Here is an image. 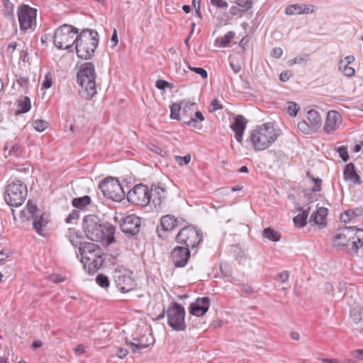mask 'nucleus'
<instances>
[{
    "label": "nucleus",
    "mask_w": 363,
    "mask_h": 363,
    "mask_svg": "<svg viewBox=\"0 0 363 363\" xmlns=\"http://www.w3.org/2000/svg\"><path fill=\"white\" fill-rule=\"evenodd\" d=\"M289 277V272L287 271H283L277 275L276 280L281 283H284L288 280Z\"/></svg>",
    "instance_id": "obj_54"
},
{
    "label": "nucleus",
    "mask_w": 363,
    "mask_h": 363,
    "mask_svg": "<svg viewBox=\"0 0 363 363\" xmlns=\"http://www.w3.org/2000/svg\"><path fill=\"white\" fill-rule=\"evenodd\" d=\"M363 213L362 208H356L344 211L340 215V220L343 223H349L354 217L359 216Z\"/></svg>",
    "instance_id": "obj_28"
},
{
    "label": "nucleus",
    "mask_w": 363,
    "mask_h": 363,
    "mask_svg": "<svg viewBox=\"0 0 363 363\" xmlns=\"http://www.w3.org/2000/svg\"><path fill=\"white\" fill-rule=\"evenodd\" d=\"M337 152H338L340 157L344 162H347L349 160V155L347 152V146L342 145L337 149Z\"/></svg>",
    "instance_id": "obj_46"
},
{
    "label": "nucleus",
    "mask_w": 363,
    "mask_h": 363,
    "mask_svg": "<svg viewBox=\"0 0 363 363\" xmlns=\"http://www.w3.org/2000/svg\"><path fill=\"white\" fill-rule=\"evenodd\" d=\"M99 45V33L89 28L83 29L78 34L75 50L77 55L82 60H91Z\"/></svg>",
    "instance_id": "obj_5"
},
{
    "label": "nucleus",
    "mask_w": 363,
    "mask_h": 363,
    "mask_svg": "<svg viewBox=\"0 0 363 363\" xmlns=\"http://www.w3.org/2000/svg\"><path fill=\"white\" fill-rule=\"evenodd\" d=\"M160 225L163 230L170 231L177 226L178 220L174 216L166 215L162 217Z\"/></svg>",
    "instance_id": "obj_25"
},
{
    "label": "nucleus",
    "mask_w": 363,
    "mask_h": 363,
    "mask_svg": "<svg viewBox=\"0 0 363 363\" xmlns=\"http://www.w3.org/2000/svg\"><path fill=\"white\" fill-rule=\"evenodd\" d=\"M99 188L106 198L114 201H121L124 199L125 193L116 178L107 177L99 184Z\"/></svg>",
    "instance_id": "obj_10"
},
{
    "label": "nucleus",
    "mask_w": 363,
    "mask_h": 363,
    "mask_svg": "<svg viewBox=\"0 0 363 363\" xmlns=\"http://www.w3.org/2000/svg\"><path fill=\"white\" fill-rule=\"evenodd\" d=\"M182 105L179 103H174L170 106V118L177 121L182 120L180 114Z\"/></svg>",
    "instance_id": "obj_37"
},
{
    "label": "nucleus",
    "mask_w": 363,
    "mask_h": 363,
    "mask_svg": "<svg viewBox=\"0 0 363 363\" xmlns=\"http://www.w3.org/2000/svg\"><path fill=\"white\" fill-rule=\"evenodd\" d=\"M140 218L133 214L123 217L120 223L121 231L128 238L137 235L140 232Z\"/></svg>",
    "instance_id": "obj_16"
},
{
    "label": "nucleus",
    "mask_w": 363,
    "mask_h": 363,
    "mask_svg": "<svg viewBox=\"0 0 363 363\" xmlns=\"http://www.w3.org/2000/svg\"><path fill=\"white\" fill-rule=\"evenodd\" d=\"M343 178L345 180L350 181L354 185H360L362 181L359 175L357 173L355 166L352 162L347 164L343 171Z\"/></svg>",
    "instance_id": "obj_21"
},
{
    "label": "nucleus",
    "mask_w": 363,
    "mask_h": 363,
    "mask_svg": "<svg viewBox=\"0 0 363 363\" xmlns=\"http://www.w3.org/2000/svg\"><path fill=\"white\" fill-rule=\"evenodd\" d=\"M202 240V233L194 226L184 227L176 236L177 243L189 248L196 247Z\"/></svg>",
    "instance_id": "obj_11"
},
{
    "label": "nucleus",
    "mask_w": 363,
    "mask_h": 363,
    "mask_svg": "<svg viewBox=\"0 0 363 363\" xmlns=\"http://www.w3.org/2000/svg\"><path fill=\"white\" fill-rule=\"evenodd\" d=\"M328 208L325 207H320L318 208L315 212H313L309 219V223L313 222L315 225H322L325 227L326 225L325 220L328 216Z\"/></svg>",
    "instance_id": "obj_23"
},
{
    "label": "nucleus",
    "mask_w": 363,
    "mask_h": 363,
    "mask_svg": "<svg viewBox=\"0 0 363 363\" xmlns=\"http://www.w3.org/2000/svg\"><path fill=\"white\" fill-rule=\"evenodd\" d=\"M204 119L205 118L203 113L201 111H197L194 113V116L191 115L188 120H184V123L196 128H198V121L202 122Z\"/></svg>",
    "instance_id": "obj_33"
},
{
    "label": "nucleus",
    "mask_w": 363,
    "mask_h": 363,
    "mask_svg": "<svg viewBox=\"0 0 363 363\" xmlns=\"http://www.w3.org/2000/svg\"><path fill=\"white\" fill-rule=\"evenodd\" d=\"M333 242L335 245L346 247L348 250L357 253L363 245V229L355 226H345L337 230Z\"/></svg>",
    "instance_id": "obj_3"
},
{
    "label": "nucleus",
    "mask_w": 363,
    "mask_h": 363,
    "mask_svg": "<svg viewBox=\"0 0 363 363\" xmlns=\"http://www.w3.org/2000/svg\"><path fill=\"white\" fill-rule=\"evenodd\" d=\"M152 192H153V194L155 195V197L152 199V202L155 205H160V203L162 202V198L164 197V189L155 184H153L150 189V193L152 194Z\"/></svg>",
    "instance_id": "obj_32"
},
{
    "label": "nucleus",
    "mask_w": 363,
    "mask_h": 363,
    "mask_svg": "<svg viewBox=\"0 0 363 363\" xmlns=\"http://www.w3.org/2000/svg\"><path fill=\"white\" fill-rule=\"evenodd\" d=\"M82 239H84L83 236L81 235H79L78 236H75L74 239H71V244L74 247H78L79 250V247H82L85 243H87L88 242L82 241Z\"/></svg>",
    "instance_id": "obj_47"
},
{
    "label": "nucleus",
    "mask_w": 363,
    "mask_h": 363,
    "mask_svg": "<svg viewBox=\"0 0 363 363\" xmlns=\"http://www.w3.org/2000/svg\"><path fill=\"white\" fill-rule=\"evenodd\" d=\"M79 234L77 232L72 228H69L67 233L66 234V236L69 239V242H71V239H74L75 236H78Z\"/></svg>",
    "instance_id": "obj_62"
},
{
    "label": "nucleus",
    "mask_w": 363,
    "mask_h": 363,
    "mask_svg": "<svg viewBox=\"0 0 363 363\" xmlns=\"http://www.w3.org/2000/svg\"><path fill=\"white\" fill-rule=\"evenodd\" d=\"M297 128L301 132H302L304 134H311L315 132V130H313V127H311L310 123H308L305 121L298 123Z\"/></svg>",
    "instance_id": "obj_38"
},
{
    "label": "nucleus",
    "mask_w": 363,
    "mask_h": 363,
    "mask_svg": "<svg viewBox=\"0 0 363 363\" xmlns=\"http://www.w3.org/2000/svg\"><path fill=\"white\" fill-rule=\"evenodd\" d=\"M342 73L345 76L351 77L354 75L355 70L353 67L349 65H344Z\"/></svg>",
    "instance_id": "obj_55"
},
{
    "label": "nucleus",
    "mask_w": 363,
    "mask_h": 363,
    "mask_svg": "<svg viewBox=\"0 0 363 363\" xmlns=\"http://www.w3.org/2000/svg\"><path fill=\"white\" fill-rule=\"evenodd\" d=\"M352 355L353 357L357 358L359 360L363 359V349L352 351Z\"/></svg>",
    "instance_id": "obj_60"
},
{
    "label": "nucleus",
    "mask_w": 363,
    "mask_h": 363,
    "mask_svg": "<svg viewBox=\"0 0 363 363\" xmlns=\"http://www.w3.org/2000/svg\"><path fill=\"white\" fill-rule=\"evenodd\" d=\"M37 10L28 5L23 4L18 8V17L20 28L22 30H27L32 28L33 23L35 21Z\"/></svg>",
    "instance_id": "obj_15"
},
{
    "label": "nucleus",
    "mask_w": 363,
    "mask_h": 363,
    "mask_svg": "<svg viewBox=\"0 0 363 363\" xmlns=\"http://www.w3.org/2000/svg\"><path fill=\"white\" fill-rule=\"evenodd\" d=\"M96 73L92 62H84L77 74L78 84L82 87L79 94L86 100L91 99L97 93L96 85Z\"/></svg>",
    "instance_id": "obj_2"
},
{
    "label": "nucleus",
    "mask_w": 363,
    "mask_h": 363,
    "mask_svg": "<svg viewBox=\"0 0 363 363\" xmlns=\"http://www.w3.org/2000/svg\"><path fill=\"white\" fill-rule=\"evenodd\" d=\"M247 120L242 115L234 117V121L230 125V129L235 133L236 140L242 144L244 132L246 129Z\"/></svg>",
    "instance_id": "obj_19"
},
{
    "label": "nucleus",
    "mask_w": 363,
    "mask_h": 363,
    "mask_svg": "<svg viewBox=\"0 0 363 363\" xmlns=\"http://www.w3.org/2000/svg\"><path fill=\"white\" fill-rule=\"evenodd\" d=\"M79 253L82 257L81 262L84 264V267L87 268L89 274H94L100 269L105 260L103 250L94 242L85 243L79 247Z\"/></svg>",
    "instance_id": "obj_6"
},
{
    "label": "nucleus",
    "mask_w": 363,
    "mask_h": 363,
    "mask_svg": "<svg viewBox=\"0 0 363 363\" xmlns=\"http://www.w3.org/2000/svg\"><path fill=\"white\" fill-rule=\"evenodd\" d=\"M155 86L160 90H164L166 88L170 87L172 88V84L163 80V79H157L155 82Z\"/></svg>",
    "instance_id": "obj_48"
},
{
    "label": "nucleus",
    "mask_w": 363,
    "mask_h": 363,
    "mask_svg": "<svg viewBox=\"0 0 363 363\" xmlns=\"http://www.w3.org/2000/svg\"><path fill=\"white\" fill-rule=\"evenodd\" d=\"M230 14L232 16H242L245 12L242 11V9H240L238 6H233L230 7L229 11Z\"/></svg>",
    "instance_id": "obj_52"
},
{
    "label": "nucleus",
    "mask_w": 363,
    "mask_h": 363,
    "mask_svg": "<svg viewBox=\"0 0 363 363\" xmlns=\"http://www.w3.org/2000/svg\"><path fill=\"white\" fill-rule=\"evenodd\" d=\"M34 128L38 132H43L48 127V122L43 120H35L33 123Z\"/></svg>",
    "instance_id": "obj_43"
},
{
    "label": "nucleus",
    "mask_w": 363,
    "mask_h": 363,
    "mask_svg": "<svg viewBox=\"0 0 363 363\" xmlns=\"http://www.w3.org/2000/svg\"><path fill=\"white\" fill-rule=\"evenodd\" d=\"M82 227L86 238L91 241H106L108 245L115 241L116 228L108 223H103L95 215L85 216L83 218Z\"/></svg>",
    "instance_id": "obj_1"
},
{
    "label": "nucleus",
    "mask_w": 363,
    "mask_h": 363,
    "mask_svg": "<svg viewBox=\"0 0 363 363\" xmlns=\"http://www.w3.org/2000/svg\"><path fill=\"white\" fill-rule=\"evenodd\" d=\"M262 235L272 242H278L281 239V234L270 227L264 228Z\"/></svg>",
    "instance_id": "obj_35"
},
{
    "label": "nucleus",
    "mask_w": 363,
    "mask_h": 363,
    "mask_svg": "<svg viewBox=\"0 0 363 363\" xmlns=\"http://www.w3.org/2000/svg\"><path fill=\"white\" fill-rule=\"evenodd\" d=\"M37 210L36 205L29 200L26 208L21 211V215L26 217L27 220H33V226L36 233L40 235H44V228L48 223V216L45 213H42L38 218L36 216Z\"/></svg>",
    "instance_id": "obj_12"
},
{
    "label": "nucleus",
    "mask_w": 363,
    "mask_h": 363,
    "mask_svg": "<svg viewBox=\"0 0 363 363\" xmlns=\"http://www.w3.org/2000/svg\"><path fill=\"white\" fill-rule=\"evenodd\" d=\"M235 4L245 13L252 9V0H236Z\"/></svg>",
    "instance_id": "obj_42"
},
{
    "label": "nucleus",
    "mask_w": 363,
    "mask_h": 363,
    "mask_svg": "<svg viewBox=\"0 0 363 363\" xmlns=\"http://www.w3.org/2000/svg\"><path fill=\"white\" fill-rule=\"evenodd\" d=\"M190 257V250L186 247L177 246L172 250L170 258L175 267H184Z\"/></svg>",
    "instance_id": "obj_17"
},
{
    "label": "nucleus",
    "mask_w": 363,
    "mask_h": 363,
    "mask_svg": "<svg viewBox=\"0 0 363 363\" xmlns=\"http://www.w3.org/2000/svg\"><path fill=\"white\" fill-rule=\"evenodd\" d=\"M179 104L182 105L181 111L182 121L188 120L189 118L186 117L187 115H189V116L191 115L194 108L196 106V104L186 100L180 101Z\"/></svg>",
    "instance_id": "obj_30"
},
{
    "label": "nucleus",
    "mask_w": 363,
    "mask_h": 363,
    "mask_svg": "<svg viewBox=\"0 0 363 363\" xmlns=\"http://www.w3.org/2000/svg\"><path fill=\"white\" fill-rule=\"evenodd\" d=\"M307 119L310 125L315 131L320 127L322 118L320 113L315 110H310L307 113Z\"/></svg>",
    "instance_id": "obj_27"
},
{
    "label": "nucleus",
    "mask_w": 363,
    "mask_h": 363,
    "mask_svg": "<svg viewBox=\"0 0 363 363\" xmlns=\"http://www.w3.org/2000/svg\"><path fill=\"white\" fill-rule=\"evenodd\" d=\"M211 111H216L217 110L223 109V106L219 104V101L217 99H215L211 101Z\"/></svg>",
    "instance_id": "obj_57"
},
{
    "label": "nucleus",
    "mask_w": 363,
    "mask_h": 363,
    "mask_svg": "<svg viewBox=\"0 0 363 363\" xmlns=\"http://www.w3.org/2000/svg\"><path fill=\"white\" fill-rule=\"evenodd\" d=\"M174 158H175L176 162L178 163V164L180 166H182L184 164H187L190 162L191 155H186L184 157L175 156Z\"/></svg>",
    "instance_id": "obj_49"
},
{
    "label": "nucleus",
    "mask_w": 363,
    "mask_h": 363,
    "mask_svg": "<svg viewBox=\"0 0 363 363\" xmlns=\"http://www.w3.org/2000/svg\"><path fill=\"white\" fill-rule=\"evenodd\" d=\"M5 201L11 206L18 207L26 199L27 186L21 181L10 183L5 191Z\"/></svg>",
    "instance_id": "obj_8"
},
{
    "label": "nucleus",
    "mask_w": 363,
    "mask_h": 363,
    "mask_svg": "<svg viewBox=\"0 0 363 363\" xmlns=\"http://www.w3.org/2000/svg\"><path fill=\"white\" fill-rule=\"evenodd\" d=\"M279 135V130L274 128L273 123H266L257 126L250 135V140L255 151L267 149Z\"/></svg>",
    "instance_id": "obj_4"
},
{
    "label": "nucleus",
    "mask_w": 363,
    "mask_h": 363,
    "mask_svg": "<svg viewBox=\"0 0 363 363\" xmlns=\"http://www.w3.org/2000/svg\"><path fill=\"white\" fill-rule=\"evenodd\" d=\"M210 298L208 296L199 297L189 306V313L195 316H203L208 311Z\"/></svg>",
    "instance_id": "obj_18"
},
{
    "label": "nucleus",
    "mask_w": 363,
    "mask_h": 363,
    "mask_svg": "<svg viewBox=\"0 0 363 363\" xmlns=\"http://www.w3.org/2000/svg\"><path fill=\"white\" fill-rule=\"evenodd\" d=\"M314 6L307 4H291L286 6L285 13L287 15L312 13L313 12Z\"/></svg>",
    "instance_id": "obj_22"
},
{
    "label": "nucleus",
    "mask_w": 363,
    "mask_h": 363,
    "mask_svg": "<svg viewBox=\"0 0 363 363\" xmlns=\"http://www.w3.org/2000/svg\"><path fill=\"white\" fill-rule=\"evenodd\" d=\"M306 57L298 56V57H296L294 58L293 60H290L289 61V63L290 65H294V64H301V63H302L303 62H306Z\"/></svg>",
    "instance_id": "obj_59"
},
{
    "label": "nucleus",
    "mask_w": 363,
    "mask_h": 363,
    "mask_svg": "<svg viewBox=\"0 0 363 363\" xmlns=\"http://www.w3.org/2000/svg\"><path fill=\"white\" fill-rule=\"evenodd\" d=\"M134 340H136V339H134ZM153 342H154V340H153L152 337H150V340L147 338L146 340V341H144L143 338L142 337L140 339L137 340V342L136 343H135V342H130V347L132 349V352L134 354H136L140 350L148 347L150 345H152Z\"/></svg>",
    "instance_id": "obj_29"
},
{
    "label": "nucleus",
    "mask_w": 363,
    "mask_h": 363,
    "mask_svg": "<svg viewBox=\"0 0 363 363\" xmlns=\"http://www.w3.org/2000/svg\"><path fill=\"white\" fill-rule=\"evenodd\" d=\"M271 156V160L274 163H277L279 165L284 164L287 162V155L281 150H269V152Z\"/></svg>",
    "instance_id": "obj_31"
},
{
    "label": "nucleus",
    "mask_w": 363,
    "mask_h": 363,
    "mask_svg": "<svg viewBox=\"0 0 363 363\" xmlns=\"http://www.w3.org/2000/svg\"><path fill=\"white\" fill-rule=\"evenodd\" d=\"M91 203V198L89 196H84L82 197L74 198L72 201V204L74 207L83 209Z\"/></svg>",
    "instance_id": "obj_34"
},
{
    "label": "nucleus",
    "mask_w": 363,
    "mask_h": 363,
    "mask_svg": "<svg viewBox=\"0 0 363 363\" xmlns=\"http://www.w3.org/2000/svg\"><path fill=\"white\" fill-rule=\"evenodd\" d=\"M297 210L300 211V213L294 218V223L295 226L298 228H303L307 224L306 220L309 214L310 207L306 210L303 209L301 207H298Z\"/></svg>",
    "instance_id": "obj_26"
},
{
    "label": "nucleus",
    "mask_w": 363,
    "mask_h": 363,
    "mask_svg": "<svg viewBox=\"0 0 363 363\" xmlns=\"http://www.w3.org/2000/svg\"><path fill=\"white\" fill-rule=\"evenodd\" d=\"M283 53L282 49L281 48H274L272 50V55L275 58H279Z\"/></svg>",
    "instance_id": "obj_63"
},
{
    "label": "nucleus",
    "mask_w": 363,
    "mask_h": 363,
    "mask_svg": "<svg viewBox=\"0 0 363 363\" xmlns=\"http://www.w3.org/2000/svg\"><path fill=\"white\" fill-rule=\"evenodd\" d=\"M31 108V102L28 96H21L17 100V110L15 115L23 114L28 112Z\"/></svg>",
    "instance_id": "obj_24"
},
{
    "label": "nucleus",
    "mask_w": 363,
    "mask_h": 363,
    "mask_svg": "<svg viewBox=\"0 0 363 363\" xmlns=\"http://www.w3.org/2000/svg\"><path fill=\"white\" fill-rule=\"evenodd\" d=\"M52 84V74L48 72L45 76V79L43 82L42 86L43 89H49Z\"/></svg>",
    "instance_id": "obj_50"
},
{
    "label": "nucleus",
    "mask_w": 363,
    "mask_h": 363,
    "mask_svg": "<svg viewBox=\"0 0 363 363\" xmlns=\"http://www.w3.org/2000/svg\"><path fill=\"white\" fill-rule=\"evenodd\" d=\"M128 350L123 347H119L117 350L116 355L118 358L123 359L128 354Z\"/></svg>",
    "instance_id": "obj_61"
},
{
    "label": "nucleus",
    "mask_w": 363,
    "mask_h": 363,
    "mask_svg": "<svg viewBox=\"0 0 363 363\" xmlns=\"http://www.w3.org/2000/svg\"><path fill=\"white\" fill-rule=\"evenodd\" d=\"M211 4L218 9H227L228 4L225 0H211Z\"/></svg>",
    "instance_id": "obj_51"
},
{
    "label": "nucleus",
    "mask_w": 363,
    "mask_h": 363,
    "mask_svg": "<svg viewBox=\"0 0 363 363\" xmlns=\"http://www.w3.org/2000/svg\"><path fill=\"white\" fill-rule=\"evenodd\" d=\"M79 30L73 26L64 24L57 28L54 33V45L61 50H69L77 44Z\"/></svg>",
    "instance_id": "obj_7"
},
{
    "label": "nucleus",
    "mask_w": 363,
    "mask_h": 363,
    "mask_svg": "<svg viewBox=\"0 0 363 363\" xmlns=\"http://www.w3.org/2000/svg\"><path fill=\"white\" fill-rule=\"evenodd\" d=\"M79 218V211L78 210H73L65 219L66 223H70L74 220H77Z\"/></svg>",
    "instance_id": "obj_53"
},
{
    "label": "nucleus",
    "mask_w": 363,
    "mask_h": 363,
    "mask_svg": "<svg viewBox=\"0 0 363 363\" xmlns=\"http://www.w3.org/2000/svg\"><path fill=\"white\" fill-rule=\"evenodd\" d=\"M86 349V346L84 344H80L74 348V351L75 354L79 356L85 352Z\"/></svg>",
    "instance_id": "obj_58"
},
{
    "label": "nucleus",
    "mask_w": 363,
    "mask_h": 363,
    "mask_svg": "<svg viewBox=\"0 0 363 363\" xmlns=\"http://www.w3.org/2000/svg\"><path fill=\"white\" fill-rule=\"evenodd\" d=\"M131 272L125 268L115 269L113 273V278L116 287L122 293H126L134 289L136 284L131 277Z\"/></svg>",
    "instance_id": "obj_14"
},
{
    "label": "nucleus",
    "mask_w": 363,
    "mask_h": 363,
    "mask_svg": "<svg viewBox=\"0 0 363 363\" xmlns=\"http://www.w3.org/2000/svg\"><path fill=\"white\" fill-rule=\"evenodd\" d=\"M167 323L176 331H184L186 328L185 309L176 301H172L167 309Z\"/></svg>",
    "instance_id": "obj_9"
},
{
    "label": "nucleus",
    "mask_w": 363,
    "mask_h": 363,
    "mask_svg": "<svg viewBox=\"0 0 363 363\" xmlns=\"http://www.w3.org/2000/svg\"><path fill=\"white\" fill-rule=\"evenodd\" d=\"M152 194L147 185L139 184L134 186L127 194L128 201L137 206H146L151 200Z\"/></svg>",
    "instance_id": "obj_13"
},
{
    "label": "nucleus",
    "mask_w": 363,
    "mask_h": 363,
    "mask_svg": "<svg viewBox=\"0 0 363 363\" xmlns=\"http://www.w3.org/2000/svg\"><path fill=\"white\" fill-rule=\"evenodd\" d=\"M96 282L101 287L106 288L109 286L110 281L107 276L100 274H98L96 277Z\"/></svg>",
    "instance_id": "obj_41"
},
{
    "label": "nucleus",
    "mask_w": 363,
    "mask_h": 363,
    "mask_svg": "<svg viewBox=\"0 0 363 363\" xmlns=\"http://www.w3.org/2000/svg\"><path fill=\"white\" fill-rule=\"evenodd\" d=\"M286 104L287 113L291 116H296L300 109V106L294 101H288Z\"/></svg>",
    "instance_id": "obj_39"
},
{
    "label": "nucleus",
    "mask_w": 363,
    "mask_h": 363,
    "mask_svg": "<svg viewBox=\"0 0 363 363\" xmlns=\"http://www.w3.org/2000/svg\"><path fill=\"white\" fill-rule=\"evenodd\" d=\"M290 75L289 72H282L279 75V79L281 82H287L289 79Z\"/></svg>",
    "instance_id": "obj_64"
},
{
    "label": "nucleus",
    "mask_w": 363,
    "mask_h": 363,
    "mask_svg": "<svg viewBox=\"0 0 363 363\" xmlns=\"http://www.w3.org/2000/svg\"><path fill=\"white\" fill-rule=\"evenodd\" d=\"M188 68L197 74H199L203 79H206L208 77L207 71L202 67H191L189 64H188Z\"/></svg>",
    "instance_id": "obj_45"
},
{
    "label": "nucleus",
    "mask_w": 363,
    "mask_h": 363,
    "mask_svg": "<svg viewBox=\"0 0 363 363\" xmlns=\"http://www.w3.org/2000/svg\"><path fill=\"white\" fill-rule=\"evenodd\" d=\"M341 121V115L335 111H330L328 113L326 121L323 127L324 131L327 133H330L335 131Z\"/></svg>",
    "instance_id": "obj_20"
},
{
    "label": "nucleus",
    "mask_w": 363,
    "mask_h": 363,
    "mask_svg": "<svg viewBox=\"0 0 363 363\" xmlns=\"http://www.w3.org/2000/svg\"><path fill=\"white\" fill-rule=\"evenodd\" d=\"M307 176L314 182V186L311 188V191L318 192L321 190L322 180L319 178H314L309 172Z\"/></svg>",
    "instance_id": "obj_44"
},
{
    "label": "nucleus",
    "mask_w": 363,
    "mask_h": 363,
    "mask_svg": "<svg viewBox=\"0 0 363 363\" xmlns=\"http://www.w3.org/2000/svg\"><path fill=\"white\" fill-rule=\"evenodd\" d=\"M235 35L234 32L228 31L223 37L218 38L216 40V44L218 45L220 48H225L228 46Z\"/></svg>",
    "instance_id": "obj_36"
},
{
    "label": "nucleus",
    "mask_w": 363,
    "mask_h": 363,
    "mask_svg": "<svg viewBox=\"0 0 363 363\" xmlns=\"http://www.w3.org/2000/svg\"><path fill=\"white\" fill-rule=\"evenodd\" d=\"M17 83L21 87L24 88L25 90L28 89V85L29 81H28V79L27 77H20L17 79Z\"/></svg>",
    "instance_id": "obj_56"
},
{
    "label": "nucleus",
    "mask_w": 363,
    "mask_h": 363,
    "mask_svg": "<svg viewBox=\"0 0 363 363\" xmlns=\"http://www.w3.org/2000/svg\"><path fill=\"white\" fill-rule=\"evenodd\" d=\"M4 16L6 17L13 16V4L9 0H3Z\"/></svg>",
    "instance_id": "obj_40"
}]
</instances>
